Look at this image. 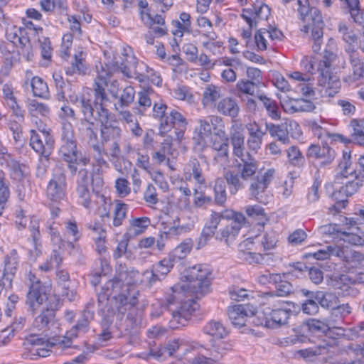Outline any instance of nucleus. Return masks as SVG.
<instances>
[{"mask_svg":"<svg viewBox=\"0 0 364 364\" xmlns=\"http://www.w3.org/2000/svg\"><path fill=\"white\" fill-rule=\"evenodd\" d=\"M113 97L117 98L119 82L112 79V73L101 68L94 80L92 90L94 94V105L96 109L95 120L100 124V144L107 145L110 141H121L122 130L116 119H112V113L105 107L109 102L106 88Z\"/></svg>","mask_w":364,"mask_h":364,"instance_id":"obj_1","label":"nucleus"},{"mask_svg":"<svg viewBox=\"0 0 364 364\" xmlns=\"http://www.w3.org/2000/svg\"><path fill=\"white\" fill-rule=\"evenodd\" d=\"M152 116L159 121V134L161 136L174 129V139L181 141L187 129L188 122L184 116L176 109L168 107L163 102L154 103Z\"/></svg>","mask_w":364,"mask_h":364,"instance_id":"obj_2","label":"nucleus"},{"mask_svg":"<svg viewBox=\"0 0 364 364\" xmlns=\"http://www.w3.org/2000/svg\"><path fill=\"white\" fill-rule=\"evenodd\" d=\"M69 100L72 104L76 105L80 108L83 115L77 125V131L80 136L87 140L89 146L99 142L98 127L92 120L96 117V115H94V112L96 111L94 101L92 102L85 95H76L75 92L69 95Z\"/></svg>","mask_w":364,"mask_h":364,"instance_id":"obj_3","label":"nucleus"},{"mask_svg":"<svg viewBox=\"0 0 364 364\" xmlns=\"http://www.w3.org/2000/svg\"><path fill=\"white\" fill-rule=\"evenodd\" d=\"M179 287V284L171 287L172 294L167 298V311L171 316L169 327L172 329L186 326L198 308L197 303L192 299L176 302L181 295L186 292Z\"/></svg>","mask_w":364,"mask_h":364,"instance_id":"obj_4","label":"nucleus"},{"mask_svg":"<svg viewBox=\"0 0 364 364\" xmlns=\"http://www.w3.org/2000/svg\"><path fill=\"white\" fill-rule=\"evenodd\" d=\"M297 4L299 18L304 23L301 31L304 33L311 32L314 40L312 48L314 52L317 53L321 49L324 27L321 11L316 7L310 6L309 0H298Z\"/></svg>","mask_w":364,"mask_h":364,"instance_id":"obj_5","label":"nucleus"},{"mask_svg":"<svg viewBox=\"0 0 364 364\" xmlns=\"http://www.w3.org/2000/svg\"><path fill=\"white\" fill-rule=\"evenodd\" d=\"M264 297L269 306H264L259 315L260 325L274 328L286 324L292 313L287 302L277 299L273 292L265 293Z\"/></svg>","mask_w":364,"mask_h":364,"instance_id":"obj_6","label":"nucleus"},{"mask_svg":"<svg viewBox=\"0 0 364 364\" xmlns=\"http://www.w3.org/2000/svg\"><path fill=\"white\" fill-rule=\"evenodd\" d=\"M210 269L205 264H196L185 271L182 278L188 282L180 285L183 291H190L196 294V298L203 296L210 291Z\"/></svg>","mask_w":364,"mask_h":364,"instance_id":"obj_7","label":"nucleus"},{"mask_svg":"<svg viewBox=\"0 0 364 364\" xmlns=\"http://www.w3.org/2000/svg\"><path fill=\"white\" fill-rule=\"evenodd\" d=\"M118 64V62H117ZM121 72L128 78H135L141 82L150 80L159 85L162 82L161 77L146 64L139 63L134 55H125L124 59L117 65Z\"/></svg>","mask_w":364,"mask_h":364,"instance_id":"obj_8","label":"nucleus"},{"mask_svg":"<svg viewBox=\"0 0 364 364\" xmlns=\"http://www.w3.org/2000/svg\"><path fill=\"white\" fill-rule=\"evenodd\" d=\"M336 56L333 51L326 49L317 68L318 85L322 87L325 90V94L329 96L332 95L331 90H333V92L336 93L340 87L339 80L331 72V63Z\"/></svg>","mask_w":364,"mask_h":364,"instance_id":"obj_9","label":"nucleus"},{"mask_svg":"<svg viewBox=\"0 0 364 364\" xmlns=\"http://www.w3.org/2000/svg\"><path fill=\"white\" fill-rule=\"evenodd\" d=\"M27 279L29 283L26 304L35 314L43 304H49L53 295L48 294V287L31 272L27 274Z\"/></svg>","mask_w":364,"mask_h":364,"instance_id":"obj_10","label":"nucleus"},{"mask_svg":"<svg viewBox=\"0 0 364 364\" xmlns=\"http://www.w3.org/2000/svg\"><path fill=\"white\" fill-rule=\"evenodd\" d=\"M235 167L238 172L228 170L224 174V178L229 186L230 193L232 195L245 188V181H247L254 173H256L258 164H248L245 161V163H237Z\"/></svg>","mask_w":364,"mask_h":364,"instance_id":"obj_11","label":"nucleus"},{"mask_svg":"<svg viewBox=\"0 0 364 364\" xmlns=\"http://www.w3.org/2000/svg\"><path fill=\"white\" fill-rule=\"evenodd\" d=\"M15 225L18 230L28 228L31 232L29 241H31L33 250L31 252L38 257L41 254V235L39 230V222L35 217H26L22 209L15 212Z\"/></svg>","mask_w":364,"mask_h":364,"instance_id":"obj_12","label":"nucleus"},{"mask_svg":"<svg viewBox=\"0 0 364 364\" xmlns=\"http://www.w3.org/2000/svg\"><path fill=\"white\" fill-rule=\"evenodd\" d=\"M274 168H268L264 171H259L254 173L249 181V193L252 198L259 203H265L266 192L269 185L275 178Z\"/></svg>","mask_w":364,"mask_h":364,"instance_id":"obj_13","label":"nucleus"},{"mask_svg":"<svg viewBox=\"0 0 364 364\" xmlns=\"http://www.w3.org/2000/svg\"><path fill=\"white\" fill-rule=\"evenodd\" d=\"M229 140L232 146V154L240 159L239 163L247 161L248 164H258L257 161L251 154L249 151H245V135L240 123L232 121Z\"/></svg>","mask_w":364,"mask_h":364,"instance_id":"obj_14","label":"nucleus"},{"mask_svg":"<svg viewBox=\"0 0 364 364\" xmlns=\"http://www.w3.org/2000/svg\"><path fill=\"white\" fill-rule=\"evenodd\" d=\"M67 176L63 166H56L52 171L51 178L46 187V196L53 202H59L66 195Z\"/></svg>","mask_w":364,"mask_h":364,"instance_id":"obj_15","label":"nucleus"},{"mask_svg":"<svg viewBox=\"0 0 364 364\" xmlns=\"http://www.w3.org/2000/svg\"><path fill=\"white\" fill-rule=\"evenodd\" d=\"M140 291L136 287L122 285L119 291H114V299L118 313L124 315L139 303Z\"/></svg>","mask_w":364,"mask_h":364,"instance_id":"obj_16","label":"nucleus"},{"mask_svg":"<svg viewBox=\"0 0 364 364\" xmlns=\"http://www.w3.org/2000/svg\"><path fill=\"white\" fill-rule=\"evenodd\" d=\"M346 53L350 68L349 73L343 77V81L349 85H358L364 80V60L360 58L357 50L353 48H346Z\"/></svg>","mask_w":364,"mask_h":364,"instance_id":"obj_17","label":"nucleus"},{"mask_svg":"<svg viewBox=\"0 0 364 364\" xmlns=\"http://www.w3.org/2000/svg\"><path fill=\"white\" fill-rule=\"evenodd\" d=\"M307 158L318 160L317 168H326L334 161L336 153L327 142H322V145L311 144L306 151Z\"/></svg>","mask_w":364,"mask_h":364,"instance_id":"obj_18","label":"nucleus"},{"mask_svg":"<svg viewBox=\"0 0 364 364\" xmlns=\"http://www.w3.org/2000/svg\"><path fill=\"white\" fill-rule=\"evenodd\" d=\"M60 301L57 296H52L49 304L42 310L33 323L35 328L38 330H47L55 323V312L60 307Z\"/></svg>","mask_w":364,"mask_h":364,"instance_id":"obj_19","label":"nucleus"},{"mask_svg":"<svg viewBox=\"0 0 364 364\" xmlns=\"http://www.w3.org/2000/svg\"><path fill=\"white\" fill-rule=\"evenodd\" d=\"M141 274L136 269L120 264L116 268L115 274L111 280L119 285L120 290L122 285L135 287L138 283H141Z\"/></svg>","mask_w":364,"mask_h":364,"instance_id":"obj_20","label":"nucleus"},{"mask_svg":"<svg viewBox=\"0 0 364 364\" xmlns=\"http://www.w3.org/2000/svg\"><path fill=\"white\" fill-rule=\"evenodd\" d=\"M198 159L191 157L185 167L184 176L186 180H191L193 177L198 185L205 184V178L204 175V168L208 167V164L204 156Z\"/></svg>","mask_w":364,"mask_h":364,"instance_id":"obj_21","label":"nucleus"},{"mask_svg":"<svg viewBox=\"0 0 364 364\" xmlns=\"http://www.w3.org/2000/svg\"><path fill=\"white\" fill-rule=\"evenodd\" d=\"M93 151V159L97 163V168L93 171L91 174V182L93 186L97 188L101 187L103 185V179L101 176L102 166L107 164L106 160L104 159V155H107V152L105 148V145L97 142L90 146Z\"/></svg>","mask_w":364,"mask_h":364,"instance_id":"obj_22","label":"nucleus"},{"mask_svg":"<svg viewBox=\"0 0 364 364\" xmlns=\"http://www.w3.org/2000/svg\"><path fill=\"white\" fill-rule=\"evenodd\" d=\"M245 128L247 131V148L249 151L257 153L262 148L264 136L267 134L266 129H262L255 121L246 124Z\"/></svg>","mask_w":364,"mask_h":364,"instance_id":"obj_23","label":"nucleus"},{"mask_svg":"<svg viewBox=\"0 0 364 364\" xmlns=\"http://www.w3.org/2000/svg\"><path fill=\"white\" fill-rule=\"evenodd\" d=\"M270 14L269 7L264 4H254L251 8L242 9L241 16L250 28L257 26L259 20L267 19Z\"/></svg>","mask_w":364,"mask_h":364,"instance_id":"obj_24","label":"nucleus"},{"mask_svg":"<svg viewBox=\"0 0 364 364\" xmlns=\"http://www.w3.org/2000/svg\"><path fill=\"white\" fill-rule=\"evenodd\" d=\"M94 301L89 302L84 311H82L81 318L78 320L69 331L67 332V337L73 338L77 337L80 334L85 333L89 329V323L94 318L93 311L90 309V306H93Z\"/></svg>","mask_w":364,"mask_h":364,"instance_id":"obj_25","label":"nucleus"},{"mask_svg":"<svg viewBox=\"0 0 364 364\" xmlns=\"http://www.w3.org/2000/svg\"><path fill=\"white\" fill-rule=\"evenodd\" d=\"M21 257L16 249L6 252L2 260V274L14 279L19 268Z\"/></svg>","mask_w":364,"mask_h":364,"instance_id":"obj_26","label":"nucleus"},{"mask_svg":"<svg viewBox=\"0 0 364 364\" xmlns=\"http://www.w3.org/2000/svg\"><path fill=\"white\" fill-rule=\"evenodd\" d=\"M265 127L266 132H269L272 137L277 138L283 144H289L290 143L287 123H282L280 124L266 123Z\"/></svg>","mask_w":364,"mask_h":364,"instance_id":"obj_27","label":"nucleus"},{"mask_svg":"<svg viewBox=\"0 0 364 364\" xmlns=\"http://www.w3.org/2000/svg\"><path fill=\"white\" fill-rule=\"evenodd\" d=\"M26 342L32 345L34 348L31 351H35L33 355H38V357L45 358L49 355L50 350L48 348L52 347L54 344L50 343L48 341L37 336H31L26 339Z\"/></svg>","mask_w":364,"mask_h":364,"instance_id":"obj_28","label":"nucleus"},{"mask_svg":"<svg viewBox=\"0 0 364 364\" xmlns=\"http://www.w3.org/2000/svg\"><path fill=\"white\" fill-rule=\"evenodd\" d=\"M228 314L234 326L242 327L246 325L248 314L244 305L237 304L229 306Z\"/></svg>","mask_w":364,"mask_h":364,"instance_id":"obj_29","label":"nucleus"},{"mask_svg":"<svg viewBox=\"0 0 364 364\" xmlns=\"http://www.w3.org/2000/svg\"><path fill=\"white\" fill-rule=\"evenodd\" d=\"M43 136L38 133L35 129L30 130V146L32 149L41 156H50L51 149L48 148L46 141H43Z\"/></svg>","mask_w":364,"mask_h":364,"instance_id":"obj_30","label":"nucleus"},{"mask_svg":"<svg viewBox=\"0 0 364 364\" xmlns=\"http://www.w3.org/2000/svg\"><path fill=\"white\" fill-rule=\"evenodd\" d=\"M114 291H119V285L109 279L104 284L97 295L98 306L101 311L105 310L109 298L114 295Z\"/></svg>","mask_w":364,"mask_h":364,"instance_id":"obj_31","label":"nucleus"},{"mask_svg":"<svg viewBox=\"0 0 364 364\" xmlns=\"http://www.w3.org/2000/svg\"><path fill=\"white\" fill-rule=\"evenodd\" d=\"M56 277L58 284L63 289V296H65L69 301H73L75 299V292L70 289V274L68 272L63 269H57Z\"/></svg>","mask_w":364,"mask_h":364,"instance_id":"obj_32","label":"nucleus"},{"mask_svg":"<svg viewBox=\"0 0 364 364\" xmlns=\"http://www.w3.org/2000/svg\"><path fill=\"white\" fill-rule=\"evenodd\" d=\"M355 280L347 274H341L335 282V287L339 290L338 294L346 296H355L357 290L352 287Z\"/></svg>","mask_w":364,"mask_h":364,"instance_id":"obj_33","label":"nucleus"},{"mask_svg":"<svg viewBox=\"0 0 364 364\" xmlns=\"http://www.w3.org/2000/svg\"><path fill=\"white\" fill-rule=\"evenodd\" d=\"M217 109L223 115L235 118L238 115L240 107L235 99L225 97L218 102Z\"/></svg>","mask_w":364,"mask_h":364,"instance_id":"obj_34","label":"nucleus"},{"mask_svg":"<svg viewBox=\"0 0 364 364\" xmlns=\"http://www.w3.org/2000/svg\"><path fill=\"white\" fill-rule=\"evenodd\" d=\"M151 224L148 217L135 218L129 220V226L125 236H136L142 234Z\"/></svg>","mask_w":364,"mask_h":364,"instance_id":"obj_35","label":"nucleus"},{"mask_svg":"<svg viewBox=\"0 0 364 364\" xmlns=\"http://www.w3.org/2000/svg\"><path fill=\"white\" fill-rule=\"evenodd\" d=\"M314 109L315 105L311 101L304 99L292 100L284 105V109L290 113L311 112Z\"/></svg>","mask_w":364,"mask_h":364,"instance_id":"obj_36","label":"nucleus"},{"mask_svg":"<svg viewBox=\"0 0 364 364\" xmlns=\"http://www.w3.org/2000/svg\"><path fill=\"white\" fill-rule=\"evenodd\" d=\"M309 294H311V298L317 301L318 306L320 305L324 309H331L338 303V297L332 293L316 291L314 293H309Z\"/></svg>","mask_w":364,"mask_h":364,"instance_id":"obj_37","label":"nucleus"},{"mask_svg":"<svg viewBox=\"0 0 364 364\" xmlns=\"http://www.w3.org/2000/svg\"><path fill=\"white\" fill-rule=\"evenodd\" d=\"M204 333L215 338L222 339L228 335V331L224 325L219 321L211 320L203 328Z\"/></svg>","mask_w":364,"mask_h":364,"instance_id":"obj_38","label":"nucleus"},{"mask_svg":"<svg viewBox=\"0 0 364 364\" xmlns=\"http://www.w3.org/2000/svg\"><path fill=\"white\" fill-rule=\"evenodd\" d=\"M269 280L271 283L276 285L277 296H286L294 292V287L291 284L287 281L282 280L280 274H271Z\"/></svg>","mask_w":364,"mask_h":364,"instance_id":"obj_39","label":"nucleus"},{"mask_svg":"<svg viewBox=\"0 0 364 364\" xmlns=\"http://www.w3.org/2000/svg\"><path fill=\"white\" fill-rule=\"evenodd\" d=\"M223 219H225L228 220H232L233 228H237L238 231L241 230V228L245 226L248 222L245 217L244 214L240 212L235 211L232 209H226L222 212Z\"/></svg>","mask_w":364,"mask_h":364,"instance_id":"obj_40","label":"nucleus"},{"mask_svg":"<svg viewBox=\"0 0 364 364\" xmlns=\"http://www.w3.org/2000/svg\"><path fill=\"white\" fill-rule=\"evenodd\" d=\"M180 21H173V24L175 26L176 29L173 31L174 36L182 37L183 33H190L191 29V16L189 14L182 12L180 14Z\"/></svg>","mask_w":364,"mask_h":364,"instance_id":"obj_41","label":"nucleus"},{"mask_svg":"<svg viewBox=\"0 0 364 364\" xmlns=\"http://www.w3.org/2000/svg\"><path fill=\"white\" fill-rule=\"evenodd\" d=\"M338 33L341 35L342 39L346 43L344 50L346 48H355L358 42V36L354 31L350 29L345 23H340L338 26Z\"/></svg>","mask_w":364,"mask_h":364,"instance_id":"obj_42","label":"nucleus"},{"mask_svg":"<svg viewBox=\"0 0 364 364\" xmlns=\"http://www.w3.org/2000/svg\"><path fill=\"white\" fill-rule=\"evenodd\" d=\"M31 86L34 96L43 99H48L50 97L47 83L40 77L34 76L31 80Z\"/></svg>","mask_w":364,"mask_h":364,"instance_id":"obj_43","label":"nucleus"},{"mask_svg":"<svg viewBox=\"0 0 364 364\" xmlns=\"http://www.w3.org/2000/svg\"><path fill=\"white\" fill-rule=\"evenodd\" d=\"M286 151L287 161L290 165L297 168H301L304 166L305 157L297 146H291Z\"/></svg>","mask_w":364,"mask_h":364,"instance_id":"obj_44","label":"nucleus"},{"mask_svg":"<svg viewBox=\"0 0 364 364\" xmlns=\"http://www.w3.org/2000/svg\"><path fill=\"white\" fill-rule=\"evenodd\" d=\"M257 97L263 103L268 115L272 119H279L280 118V112L275 100L267 97L262 93H257Z\"/></svg>","mask_w":364,"mask_h":364,"instance_id":"obj_45","label":"nucleus"},{"mask_svg":"<svg viewBox=\"0 0 364 364\" xmlns=\"http://www.w3.org/2000/svg\"><path fill=\"white\" fill-rule=\"evenodd\" d=\"M216 117L217 116H208L198 120L199 127L197 129L198 130V136L201 140H204L205 138L210 137L212 135V129Z\"/></svg>","mask_w":364,"mask_h":364,"instance_id":"obj_46","label":"nucleus"},{"mask_svg":"<svg viewBox=\"0 0 364 364\" xmlns=\"http://www.w3.org/2000/svg\"><path fill=\"white\" fill-rule=\"evenodd\" d=\"M353 127L352 140L354 144L364 147V119H353L350 122Z\"/></svg>","mask_w":364,"mask_h":364,"instance_id":"obj_47","label":"nucleus"},{"mask_svg":"<svg viewBox=\"0 0 364 364\" xmlns=\"http://www.w3.org/2000/svg\"><path fill=\"white\" fill-rule=\"evenodd\" d=\"M82 55V53H80L79 55H75L74 61L65 69V73L68 75H73L74 74L85 75L86 73L87 66Z\"/></svg>","mask_w":364,"mask_h":364,"instance_id":"obj_48","label":"nucleus"},{"mask_svg":"<svg viewBox=\"0 0 364 364\" xmlns=\"http://www.w3.org/2000/svg\"><path fill=\"white\" fill-rule=\"evenodd\" d=\"M245 211L248 217L258 220L257 225L260 227H264L267 221L264 208L259 205H247L245 207Z\"/></svg>","mask_w":364,"mask_h":364,"instance_id":"obj_49","label":"nucleus"},{"mask_svg":"<svg viewBox=\"0 0 364 364\" xmlns=\"http://www.w3.org/2000/svg\"><path fill=\"white\" fill-rule=\"evenodd\" d=\"M213 203L223 206L227 200L226 185L225 182L218 178L215 181L214 188Z\"/></svg>","mask_w":364,"mask_h":364,"instance_id":"obj_50","label":"nucleus"},{"mask_svg":"<svg viewBox=\"0 0 364 364\" xmlns=\"http://www.w3.org/2000/svg\"><path fill=\"white\" fill-rule=\"evenodd\" d=\"M260 85L247 80H240L236 84V89L238 91V96L241 97V94H245L251 96H256L259 93L257 90Z\"/></svg>","mask_w":364,"mask_h":364,"instance_id":"obj_51","label":"nucleus"},{"mask_svg":"<svg viewBox=\"0 0 364 364\" xmlns=\"http://www.w3.org/2000/svg\"><path fill=\"white\" fill-rule=\"evenodd\" d=\"M302 294L307 297L306 300L301 305V310L303 313L308 315H314L319 311V306L316 300L311 298V295L309 293H314V291L306 289L301 290Z\"/></svg>","mask_w":364,"mask_h":364,"instance_id":"obj_52","label":"nucleus"},{"mask_svg":"<svg viewBox=\"0 0 364 364\" xmlns=\"http://www.w3.org/2000/svg\"><path fill=\"white\" fill-rule=\"evenodd\" d=\"M53 77L55 83L56 87L60 90V91L58 93V95H60L63 98H64L65 95L67 93L68 97L69 98V95H70L73 92H75L76 95H78L76 92L75 87H73L70 83H68L67 87L66 83L60 72H54L53 74Z\"/></svg>","mask_w":364,"mask_h":364,"instance_id":"obj_53","label":"nucleus"},{"mask_svg":"<svg viewBox=\"0 0 364 364\" xmlns=\"http://www.w3.org/2000/svg\"><path fill=\"white\" fill-rule=\"evenodd\" d=\"M185 230L183 226H172L168 228V231L161 233L156 240V247L159 250H164L165 242L167 239L178 236Z\"/></svg>","mask_w":364,"mask_h":364,"instance_id":"obj_54","label":"nucleus"},{"mask_svg":"<svg viewBox=\"0 0 364 364\" xmlns=\"http://www.w3.org/2000/svg\"><path fill=\"white\" fill-rule=\"evenodd\" d=\"M351 156L350 153L344 152L343 158L338 164L339 172L338 177L348 178V176L355 174V171L351 168Z\"/></svg>","mask_w":364,"mask_h":364,"instance_id":"obj_55","label":"nucleus"},{"mask_svg":"<svg viewBox=\"0 0 364 364\" xmlns=\"http://www.w3.org/2000/svg\"><path fill=\"white\" fill-rule=\"evenodd\" d=\"M230 349V344L220 341L213 344L212 347L210 349L206 350V351L208 352V355L213 356L219 362Z\"/></svg>","mask_w":364,"mask_h":364,"instance_id":"obj_56","label":"nucleus"},{"mask_svg":"<svg viewBox=\"0 0 364 364\" xmlns=\"http://www.w3.org/2000/svg\"><path fill=\"white\" fill-rule=\"evenodd\" d=\"M138 107H136L134 112L139 115H144L146 110L151 106V100L149 97V90H142L138 92Z\"/></svg>","mask_w":364,"mask_h":364,"instance_id":"obj_57","label":"nucleus"},{"mask_svg":"<svg viewBox=\"0 0 364 364\" xmlns=\"http://www.w3.org/2000/svg\"><path fill=\"white\" fill-rule=\"evenodd\" d=\"M193 247V240L191 238H187L184 240L180 245H178L172 252V254L170 255V257H172L173 259H184L188 254L190 253L191 249Z\"/></svg>","mask_w":364,"mask_h":364,"instance_id":"obj_58","label":"nucleus"},{"mask_svg":"<svg viewBox=\"0 0 364 364\" xmlns=\"http://www.w3.org/2000/svg\"><path fill=\"white\" fill-rule=\"evenodd\" d=\"M174 262L173 258L168 255L167 257L154 264L152 268L154 269V272H155L156 274H159L163 279L173 267Z\"/></svg>","mask_w":364,"mask_h":364,"instance_id":"obj_59","label":"nucleus"},{"mask_svg":"<svg viewBox=\"0 0 364 364\" xmlns=\"http://www.w3.org/2000/svg\"><path fill=\"white\" fill-rule=\"evenodd\" d=\"M77 143L60 144L58 154L63 160H72L78 158L80 151L77 146Z\"/></svg>","mask_w":364,"mask_h":364,"instance_id":"obj_60","label":"nucleus"},{"mask_svg":"<svg viewBox=\"0 0 364 364\" xmlns=\"http://www.w3.org/2000/svg\"><path fill=\"white\" fill-rule=\"evenodd\" d=\"M77 143L75 136L73 125L68 121L62 122L60 144Z\"/></svg>","mask_w":364,"mask_h":364,"instance_id":"obj_61","label":"nucleus"},{"mask_svg":"<svg viewBox=\"0 0 364 364\" xmlns=\"http://www.w3.org/2000/svg\"><path fill=\"white\" fill-rule=\"evenodd\" d=\"M304 324L312 333H326L330 329V327L324 321L316 318H309L304 321Z\"/></svg>","mask_w":364,"mask_h":364,"instance_id":"obj_62","label":"nucleus"},{"mask_svg":"<svg viewBox=\"0 0 364 364\" xmlns=\"http://www.w3.org/2000/svg\"><path fill=\"white\" fill-rule=\"evenodd\" d=\"M28 110L29 114L36 118L38 115L47 116L50 109L47 105L39 102L36 100H31L28 105Z\"/></svg>","mask_w":364,"mask_h":364,"instance_id":"obj_63","label":"nucleus"},{"mask_svg":"<svg viewBox=\"0 0 364 364\" xmlns=\"http://www.w3.org/2000/svg\"><path fill=\"white\" fill-rule=\"evenodd\" d=\"M342 335L348 340H355L364 337V321L359 322L355 326L342 329Z\"/></svg>","mask_w":364,"mask_h":364,"instance_id":"obj_64","label":"nucleus"}]
</instances>
